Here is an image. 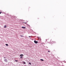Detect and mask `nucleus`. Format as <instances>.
Instances as JSON below:
<instances>
[{
	"label": "nucleus",
	"instance_id": "obj_1",
	"mask_svg": "<svg viewBox=\"0 0 66 66\" xmlns=\"http://www.w3.org/2000/svg\"><path fill=\"white\" fill-rule=\"evenodd\" d=\"M34 42L35 43V44H37V43H38V42L36 40H34Z\"/></svg>",
	"mask_w": 66,
	"mask_h": 66
},
{
	"label": "nucleus",
	"instance_id": "obj_2",
	"mask_svg": "<svg viewBox=\"0 0 66 66\" xmlns=\"http://www.w3.org/2000/svg\"><path fill=\"white\" fill-rule=\"evenodd\" d=\"M4 61H5L6 62H7V59H5L4 60Z\"/></svg>",
	"mask_w": 66,
	"mask_h": 66
},
{
	"label": "nucleus",
	"instance_id": "obj_3",
	"mask_svg": "<svg viewBox=\"0 0 66 66\" xmlns=\"http://www.w3.org/2000/svg\"><path fill=\"white\" fill-rule=\"evenodd\" d=\"M22 29H26V27H22Z\"/></svg>",
	"mask_w": 66,
	"mask_h": 66
},
{
	"label": "nucleus",
	"instance_id": "obj_4",
	"mask_svg": "<svg viewBox=\"0 0 66 66\" xmlns=\"http://www.w3.org/2000/svg\"><path fill=\"white\" fill-rule=\"evenodd\" d=\"M4 28H6V26H4Z\"/></svg>",
	"mask_w": 66,
	"mask_h": 66
},
{
	"label": "nucleus",
	"instance_id": "obj_5",
	"mask_svg": "<svg viewBox=\"0 0 66 66\" xmlns=\"http://www.w3.org/2000/svg\"><path fill=\"white\" fill-rule=\"evenodd\" d=\"M23 56H21L20 57V58L21 59H22V58H23Z\"/></svg>",
	"mask_w": 66,
	"mask_h": 66
},
{
	"label": "nucleus",
	"instance_id": "obj_6",
	"mask_svg": "<svg viewBox=\"0 0 66 66\" xmlns=\"http://www.w3.org/2000/svg\"><path fill=\"white\" fill-rule=\"evenodd\" d=\"M40 61H44V60L43 59H40Z\"/></svg>",
	"mask_w": 66,
	"mask_h": 66
},
{
	"label": "nucleus",
	"instance_id": "obj_7",
	"mask_svg": "<svg viewBox=\"0 0 66 66\" xmlns=\"http://www.w3.org/2000/svg\"><path fill=\"white\" fill-rule=\"evenodd\" d=\"M24 55L23 54H21L20 55V56H23Z\"/></svg>",
	"mask_w": 66,
	"mask_h": 66
},
{
	"label": "nucleus",
	"instance_id": "obj_8",
	"mask_svg": "<svg viewBox=\"0 0 66 66\" xmlns=\"http://www.w3.org/2000/svg\"><path fill=\"white\" fill-rule=\"evenodd\" d=\"M23 63L24 64H26V62H23Z\"/></svg>",
	"mask_w": 66,
	"mask_h": 66
},
{
	"label": "nucleus",
	"instance_id": "obj_9",
	"mask_svg": "<svg viewBox=\"0 0 66 66\" xmlns=\"http://www.w3.org/2000/svg\"><path fill=\"white\" fill-rule=\"evenodd\" d=\"M6 46H8V44H6Z\"/></svg>",
	"mask_w": 66,
	"mask_h": 66
},
{
	"label": "nucleus",
	"instance_id": "obj_10",
	"mask_svg": "<svg viewBox=\"0 0 66 66\" xmlns=\"http://www.w3.org/2000/svg\"><path fill=\"white\" fill-rule=\"evenodd\" d=\"M29 64H30V65H31V63H30V62H29Z\"/></svg>",
	"mask_w": 66,
	"mask_h": 66
},
{
	"label": "nucleus",
	"instance_id": "obj_11",
	"mask_svg": "<svg viewBox=\"0 0 66 66\" xmlns=\"http://www.w3.org/2000/svg\"><path fill=\"white\" fill-rule=\"evenodd\" d=\"M15 62H18V60H15Z\"/></svg>",
	"mask_w": 66,
	"mask_h": 66
},
{
	"label": "nucleus",
	"instance_id": "obj_12",
	"mask_svg": "<svg viewBox=\"0 0 66 66\" xmlns=\"http://www.w3.org/2000/svg\"><path fill=\"white\" fill-rule=\"evenodd\" d=\"M1 13H2V12H0V14H1Z\"/></svg>",
	"mask_w": 66,
	"mask_h": 66
},
{
	"label": "nucleus",
	"instance_id": "obj_13",
	"mask_svg": "<svg viewBox=\"0 0 66 66\" xmlns=\"http://www.w3.org/2000/svg\"><path fill=\"white\" fill-rule=\"evenodd\" d=\"M50 52V51H48V52Z\"/></svg>",
	"mask_w": 66,
	"mask_h": 66
},
{
	"label": "nucleus",
	"instance_id": "obj_14",
	"mask_svg": "<svg viewBox=\"0 0 66 66\" xmlns=\"http://www.w3.org/2000/svg\"><path fill=\"white\" fill-rule=\"evenodd\" d=\"M24 23H25V24H26V23H26V22H24Z\"/></svg>",
	"mask_w": 66,
	"mask_h": 66
},
{
	"label": "nucleus",
	"instance_id": "obj_15",
	"mask_svg": "<svg viewBox=\"0 0 66 66\" xmlns=\"http://www.w3.org/2000/svg\"><path fill=\"white\" fill-rule=\"evenodd\" d=\"M29 37H30V36H29Z\"/></svg>",
	"mask_w": 66,
	"mask_h": 66
},
{
	"label": "nucleus",
	"instance_id": "obj_16",
	"mask_svg": "<svg viewBox=\"0 0 66 66\" xmlns=\"http://www.w3.org/2000/svg\"><path fill=\"white\" fill-rule=\"evenodd\" d=\"M4 58H5V57H4Z\"/></svg>",
	"mask_w": 66,
	"mask_h": 66
},
{
	"label": "nucleus",
	"instance_id": "obj_17",
	"mask_svg": "<svg viewBox=\"0 0 66 66\" xmlns=\"http://www.w3.org/2000/svg\"><path fill=\"white\" fill-rule=\"evenodd\" d=\"M52 43L53 42V41H52Z\"/></svg>",
	"mask_w": 66,
	"mask_h": 66
}]
</instances>
